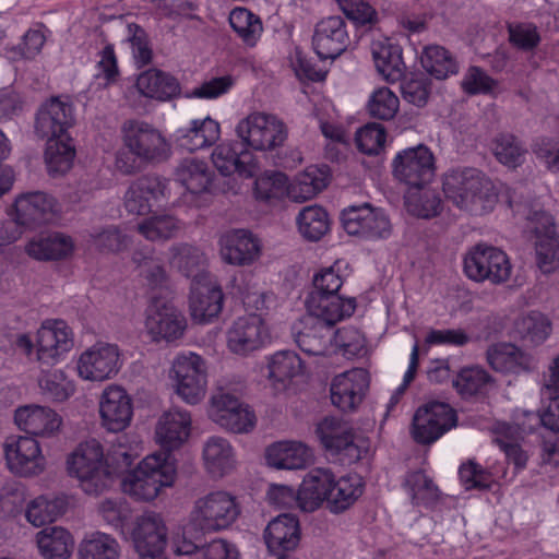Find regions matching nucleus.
I'll list each match as a JSON object with an SVG mask.
<instances>
[{"label":"nucleus","instance_id":"25","mask_svg":"<svg viewBox=\"0 0 559 559\" xmlns=\"http://www.w3.org/2000/svg\"><path fill=\"white\" fill-rule=\"evenodd\" d=\"M369 386V374L362 368H355L337 374L331 383V401L343 412L354 411L361 402Z\"/></svg>","mask_w":559,"mask_h":559},{"label":"nucleus","instance_id":"29","mask_svg":"<svg viewBox=\"0 0 559 559\" xmlns=\"http://www.w3.org/2000/svg\"><path fill=\"white\" fill-rule=\"evenodd\" d=\"M133 540L139 555L163 554L167 534L160 515L154 512L141 515L133 531Z\"/></svg>","mask_w":559,"mask_h":559},{"label":"nucleus","instance_id":"48","mask_svg":"<svg viewBox=\"0 0 559 559\" xmlns=\"http://www.w3.org/2000/svg\"><path fill=\"white\" fill-rule=\"evenodd\" d=\"M299 233L310 241L320 240L330 229L326 211L319 205L304 207L296 217Z\"/></svg>","mask_w":559,"mask_h":559},{"label":"nucleus","instance_id":"15","mask_svg":"<svg viewBox=\"0 0 559 559\" xmlns=\"http://www.w3.org/2000/svg\"><path fill=\"white\" fill-rule=\"evenodd\" d=\"M456 426L453 408L441 402L419 407L413 418V437L418 443L429 444Z\"/></svg>","mask_w":559,"mask_h":559},{"label":"nucleus","instance_id":"33","mask_svg":"<svg viewBox=\"0 0 559 559\" xmlns=\"http://www.w3.org/2000/svg\"><path fill=\"white\" fill-rule=\"evenodd\" d=\"M333 473L328 468H313L299 487V509L316 511L324 501L328 503Z\"/></svg>","mask_w":559,"mask_h":559},{"label":"nucleus","instance_id":"22","mask_svg":"<svg viewBox=\"0 0 559 559\" xmlns=\"http://www.w3.org/2000/svg\"><path fill=\"white\" fill-rule=\"evenodd\" d=\"M102 425L111 432L124 430L131 423L133 405L130 395L120 386L110 384L99 399Z\"/></svg>","mask_w":559,"mask_h":559},{"label":"nucleus","instance_id":"5","mask_svg":"<svg viewBox=\"0 0 559 559\" xmlns=\"http://www.w3.org/2000/svg\"><path fill=\"white\" fill-rule=\"evenodd\" d=\"M241 513L237 498L225 490H216L198 498L190 512V525L202 533L229 528Z\"/></svg>","mask_w":559,"mask_h":559},{"label":"nucleus","instance_id":"30","mask_svg":"<svg viewBox=\"0 0 559 559\" xmlns=\"http://www.w3.org/2000/svg\"><path fill=\"white\" fill-rule=\"evenodd\" d=\"M223 308V293L206 280L192 282L190 310L194 321L205 323L217 317Z\"/></svg>","mask_w":559,"mask_h":559},{"label":"nucleus","instance_id":"42","mask_svg":"<svg viewBox=\"0 0 559 559\" xmlns=\"http://www.w3.org/2000/svg\"><path fill=\"white\" fill-rule=\"evenodd\" d=\"M364 483L359 475L349 474L338 478L333 476L326 507L332 513L347 510L362 495Z\"/></svg>","mask_w":559,"mask_h":559},{"label":"nucleus","instance_id":"61","mask_svg":"<svg viewBox=\"0 0 559 559\" xmlns=\"http://www.w3.org/2000/svg\"><path fill=\"white\" fill-rule=\"evenodd\" d=\"M90 242L102 252H120L129 247L130 239L119 227L109 225L95 228L90 234Z\"/></svg>","mask_w":559,"mask_h":559},{"label":"nucleus","instance_id":"51","mask_svg":"<svg viewBox=\"0 0 559 559\" xmlns=\"http://www.w3.org/2000/svg\"><path fill=\"white\" fill-rule=\"evenodd\" d=\"M136 229L150 241H165L179 233L181 224L173 215L159 214L143 219L138 224Z\"/></svg>","mask_w":559,"mask_h":559},{"label":"nucleus","instance_id":"47","mask_svg":"<svg viewBox=\"0 0 559 559\" xmlns=\"http://www.w3.org/2000/svg\"><path fill=\"white\" fill-rule=\"evenodd\" d=\"M139 276L152 288L164 286L167 274L160 258L155 254L153 248L138 249L132 254Z\"/></svg>","mask_w":559,"mask_h":559},{"label":"nucleus","instance_id":"64","mask_svg":"<svg viewBox=\"0 0 559 559\" xmlns=\"http://www.w3.org/2000/svg\"><path fill=\"white\" fill-rule=\"evenodd\" d=\"M127 40L130 43L132 56L138 67H144L152 61L153 51L146 32L138 24L127 25Z\"/></svg>","mask_w":559,"mask_h":559},{"label":"nucleus","instance_id":"41","mask_svg":"<svg viewBox=\"0 0 559 559\" xmlns=\"http://www.w3.org/2000/svg\"><path fill=\"white\" fill-rule=\"evenodd\" d=\"M203 457L205 466L214 477H223L230 473L236 465L234 449L223 437H211L204 444Z\"/></svg>","mask_w":559,"mask_h":559},{"label":"nucleus","instance_id":"40","mask_svg":"<svg viewBox=\"0 0 559 559\" xmlns=\"http://www.w3.org/2000/svg\"><path fill=\"white\" fill-rule=\"evenodd\" d=\"M371 55L378 72L389 82L402 79L405 64L402 49L399 45L385 40H376L371 44Z\"/></svg>","mask_w":559,"mask_h":559},{"label":"nucleus","instance_id":"19","mask_svg":"<svg viewBox=\"0 0 559 559\" xmlns=\"http://www.w3.org/2000/svg\"><path fill=\"white\" fill-rule=\"evenodd\" d=\"M4 455L10 471L20 476H34L44 471L45 459L38 442L31 437H8Z\"/></svg>","mask_w":559,"mask_h":559},{"label":"nucleus","instance_id":"13","mask_svg":"<svg viewBox=\"0 0 559 559\" xmlns=\"http://www.w3.org/2000/svg\"><path fill=\"white\" fill-rule=\"evenodd\" d=\"M393 175L413 188L428 185L435 177L436 166L432 152L424 144L399 152L393 162Z\"/></svg>","mask_w":559,"mask_h":559},{"label":"nucleus","instance_id":"44","mask_svg":"<svg viewBox=\"0 0 559 559\" xmlns=\"http://www.w3.org/2000/svg\"><path fill=\"white\" fill-rule=\"evenodd\" d=\"M40 554L48 559H66L73 548L71 534L61 526H50L36 535Z\"/></svg>","mask_w":559,"mask_h":559},{"label":"nucleus","instance_id":"60","mask_svg":"<svg viewBox=\"0 0 559 559\" xmlns=\"http://www.w3.org/2000/svg\"><path fill=\"white\" fill-rule=\"evenodd\" d=\"M302 362L292 350L275 353L269 361V377L277 382H285L300 374Z\"/></svg>","mask_w":559,"mask_h":559},{"label":"nucleus","instance_id":"4","mask_svg":"<svg viewBox=\"0 0 559 559\" xmlns=\"http://www.w3.org/2000/svg\"><path fill=\"white\" fill-rule=\"evenodd\" d=\"M176 477L175 459L171 453L158 452L147 455L135 469L121 481L122 491L136 500H154L162 488L170 487Z\"/></svg>","mask_w":559,"mask_h":559},{"label":"nucleus","instance_id":"1","mask_svg":"<svg viewBox=\"0 0 559 559\" xmlns=\"http://www.w3.org/2000/svg\"><path fill=\"white\" fill-rule=\"evenodd\" d=\"M121 140L126 151L118 152L116 166L124 175L135 174L144 165L162 163L170 154V145L160 131L142 120L124 121Z\"/></svg>","mask_w":559,"mask_h":559},{"label":"nucleus","instance_id":"3","mask_svg":"<svg viewBox=\"0 0 559 559\" xmlns=\"http://www.w3.org/2000/svg\"><path fill=\"white\" fill-rule=\"evenodd\" d=\"M443 192L454 205L474 215L490 212L498 198L493 182L476 168L449 171L443 179Z\"/></svg>","mask_w":559,"mask_h":559},{"label":"nucleus","instance_id":"54","mask_svg":"<svg viewBox=\"0 0 559 559\" xmlns=\"http://www.w3.org/2000/svg\"><path fill=\"white\" fill-rule=\"evenodd\" d=\"M41 394L49 401L63 402L75 392L74 382L63 370L44 372L38 380Z\"/></svg>","mask_w":559,"mask_h":559},{"label":"nucleus","instance_id":"62","mask_svg":"<svg viewBox=\"0 0 559 559\" xmlns=\"http://www.w3.org/2000/svg\"><path fill=\"white\" fill-rule=\"evenodd\" d=\"M487 361L496 371L512 372L520 365V352L512 344H496L488 348Z\"/></svg>","mask_w":559,"mask_h":559},{"label":"nucleus","instance_id":"37","mask_svg":"<svg viewBox=\"0 0 559 559\" xmlns=\"http://www.w3.org/2000/svg\"><path fill=\"white\" fill-rule=\"evenodd\" d=\"M312 460V451L304 443L281 441L266 450V462L277 469H301Z\"/></svg>","mask_w":559,"mask_h":559},{"label":"nucleus","instance_id":"18","mask_svg":"<svg viewBox=\"0 0 559 559\" xmlns=\"http://www.w3.org/2000/svg\"><path fill=\"white\" fill-rule=\"evenodd\" d=\"M185 316L173 304L154 299L146 310L145 329L155 342H173L183 336Z\"/></svg>","mask_w":559,"mask_h":559},{"label":"nucleus","instance_id":"52","mask_svg":"<svg viewBox=\"0 0 559 559\" xmlns=\"http://www.w3.org/2000/svg\"><path fill=\"white\" fill-rule=\"evenodd\" d=\"M423 68L438 80L447 79L457 72V63L452 55L438 45L425 48L420 58Z\"/></svg>","mask_w":559,"mask_h":559},{"label":"nucleus","instance_id":"45","mask_svg":"<svg viewBox=\"0 0 559 559\" xmlns=\"http://www.w3.org/2000/svg\"><path fill=\"white\" fill-rule=\"evenodd\" d=\"M329 182L325 169L308 167L298 174L288 188V195L296 202H305L320 193Z\"/></svg>","mask_w":559,"mask_h":559},{"label":"nucleus","instance_id":"20","mask_svg":"<svg viewBox=\"0 0 559 559\" xmlns=\"http://www.w3.org/2000/svg\"><path fill=\"white\" fill-rule=\"evenodd\" d=\"M74 123L73 106L60 97H51L38 109L35 132L47 141L70 138L67 134Z\"/></svg>","mask_w":559,"mask_h":559},{"label":"nucleus","instance_id":"16","mask_svg":"<svg viewBox=\"0 0 559 559\" xmlns=\"http://www.w3.org/2000/svg\"><path fill=\"white\" fill-rule=\"evenodd\" d=\"M526 228L537 236L536 262L543 273L559 267V236L555 235L551 216L545 211H535L527 217Z\"/></svg>","mask_w":559,"mask_h":559},{"label":"nucleus","instance_id":"2","mask_svg":"<svg viewBox=\"0 0 559 559\" xmlns=\"http://www.w3.org/2000/svg\"><path fill=\"white\" fill-rule=\"evenodd\" d=\"M331 311L326 313H308L293 326V335L297 346L308 355H325L329 347L335 344L344 349L345 354L356 355L364 348V340L357 335L354 342L346 341L348 331H336L335 324L348 318L347 314Z\"/></svg>","mask_w":559,"mask_h":559},{"label":"nucleus","instance_id":"21","mask_svg":"<svg viewBox=\"0 0 559 559\" xmlns=\"http://www.w3.org/2000/svg\"><path fill=\"white\" fill-rule=\"evenodd\" d=\"M266 337L267 331L261 314L239 317L226 333L228 349L240 356H247L262 347Z\"/></svg>","mask_w":559,"mask_h":559},{"label":"nucleus","instance_id":"17","mask_svg":"<svg viewBox=\"0 0 559 559\" xmlns=\"http://www.w3.org/2000/svg\"><path fill=\"white\" fill-rule=\"evenodd\" d=\"M122 366L117 345L98 343L81 354L76 369L79 376L88 381H104L118 373Z\"/></svg>","mask_w":559,"mask_h":559},{"label":"nucleus","instance_id":"31","mask_svg":"<svg viewBox=\"0 0 559 559\" xmlns=\"http://www.w3.org/2000/svg\"><path fill=\"white\" fill-rule=\"evenodd\" d=\"M191 416L189 412L174 407L164 413L156 426V439L163 447L162 452L179 448L189 437Z\"/></svg>","mask_w":559,"mask_h":559},{"label":"nucleus","instance_id":"9","mask_svg":"<svg viewBox=\"0 0 559 559\" xmlns=\"http://www.w3.org/2000/svg\"><path fill=\"white\" fill-rule=\"evenodd\" d=\"M170 378L176 394L187 404L200 403L206 393L207 366L200 355L182 352L176 355L171 364Z\"/></svg>","mask_w":559,"mask_h":559},{"label":"nucleus","instance_id":"63","mask_svg":"<svg viewBox=\"0 0 559 559\" xmlns=\"http://www.w3.org/2000/svg\"><path fill=\"white\" fill-rule=\"evenodd\" d=\"M399 106L397 96L388 87L374 91L368 103L370 115L381 120L392 119L396 115Z\"/></svg>","mask_w":559,"mask_h":559},{"label":"nucleus","instance_id":"12","mask_svg":"<svg viewBox=\"0 0 559 559\" xmlns=\"http://www.w3.org/2000/svg\"><path fill=\"white\" fill-rule=\"evenodd\" d=\"M209 416L215 424L234 433H248L257 423L248 404L222 389L210 400Z\"/></svg>","mask_w":559,"mask_h":559},{"label":"nucleus","instance_id":"14","mask_svg":"<svg viewBox=\"0 0 559 559\" xmlns=\"http://www.w3.org/2000/svg\"><path fill=\"white\" fill-rule=\"evenodd\" d=\"M341 221L348 235L374 240L388 238L392 225L383 210L372 207L369 203L344 209Z\"/></svg>","mask_w":559,"mask_h":559},{"label":"nucleus","instance_id":"24","mask_svg":"<svg viewBox=\"0 0 559 559\" xmlns=\"http://www.w3.org/2000/svg\"><path fill=\"white\" fill-rule=\"evenodd\" d=\"M350 44L347 25L341 16H329L320 21L314 29L312 45L322 60L335 59Z\"/></svg>","mask_w":559,"mask_h":559},{"label":"nucleus","instance_id":"53","mask_svg":"<svg viewBox=\"0 0 559 559\" xmlns=\"http://www.w3.org/2000/svg\"><path fill=\"white\" fill-rule=\"evenodd\" d=\"M405 197L407 211L420 218L437 216L442 209V201L437 191L431 189L415 188Z\"/></svg>","mask_w":559,"mask_h":559},{"label":"nucleus","instance_id":"58","mask_svg":"<svg viewBox=\"0 0 559 559\" xmlns=\"http://www.w3.org/2000/svg\"><path fill=\"white\" fill-rule=\"evenodd\" d=\"M492 152L501 164L515 168L523 163L526 148L514 135L502 133L492 141Z\"/></svg>","mask_w":559,"mask_h":559},{"label":"nucleus","instance_id":"8","mask_svg":"<svg viewBox=\"0 0 559 559\" xmlns=\"http://www.w3.org/2000/svg\"><path fill=\"white\" fill-rule=\"evenodd\" d=\"M313 287L306 299L307 311L326 313L331 311L352 316L356 309L355 298H343L338 292L343 285L340 275V262L317 273L312 281Z\"/></svg>","mask_w":559,"mask_h":559},{"label":"nucleus","instance_id":"49","mask_svg":"<svg viewBox=\"0 0 559 559\" xmlns=\"http://www.w3.org/2000/svg\"><path fill=\"white\" fill-rule=\"evenodd\" d=\"M414 506L429 507L439 498V489L424 472L408 473L403 481Z\"/></svg>","mask_w":559,"mask_h":559},{"label":"nucleus","instance_id":"11","mask_svg":"<svg viewBox=\"0 0 559 559\" xmlns=\"http://www.w3.org/2000/svg\"><path fill=\"white\" fill-rule=\"evenodd\" d=\"M512 265L508 255L499 248L477 243L464 258V272L475 282H490L493 285L506 283L511 276Z\"/></svg>","mask_w":559,"mask_h":559},{"label":"nucleus","instance_id":"50","mask_svg":"<svg viewBox=\"0 0 559 559\" xmlns=\"http://www.w3.org/2000/svg\"><path fill=\"white\" fill-rule=\"evenodd\" d=\"M229 24L238 37L249 47L255 46L263 26L260 17L246 8H235L229 13Z\"/></svg>","mask_w":559,"mask_h":559},{"label":"nucleus","instance_id":"7","mask_svg":"<svg viewBox=\"0 0 559 559\" xmlns=\"http://www.w3.org/2000/svg\"><path fill=\"white\" fill-rule=\"evenodd\" d=\"M317 433L323 448L342 464L356 463L368 454L369 440L344 420L325 417L318 424Z\"/></svg>","mask_w":559,"mask_h":559},{"label":"nucleus","instance_id":"32","mask_svg":"<svg viewBox=\"0 0 559 559\" xmlns=\"http://www.w3.org/2000/svg\"><path fill=\"white\" fill-rule=\"evenodd\" d=\"M259 240L248 230H234L222 239L221 255L233 265H248L260 255Z\"/></svg>","mask_w":559,"mask_h":559},{"label":"nucleus","instance_id":"27","mask_svg":"<svg viewBox=\"0 0 559 559\" xmlns=\"http://www.w3.org/2000/svg\"><path fill=\"white\" fill-rule=\"evenodd\" d=\"M15 223L23 226L41 225L50 222L56 212L52 197L40 192H27L16 198L14 203Z\"/></svg>","mask_w":559,"mask_h":559},{"label":"nucleus","instance_id":"10","mask_svg":"<svg viewBox=\"0 0 559 559\" xmlns=\"http://www.w3.org/2000/svg\"><path fill=\"white\" fill-rule=\"evenodd\" d=\"M236 134L243 145L255 151H273L284 144L288 131L277 116L255 111L237 123Z\"/></svg>","mask_w":559,"mask_h":559},{"label":"nucleus","instance_id":"39","mask_svg":"<svg viewBox=\"0 0 559 559\" xmlns=\"http://www.w3.org/2000/svg\"><path fill=\"white\" fill-rule=\"evenodd\" d=\"M136 87L143 96L159 102L169 100L180 94L177 79L157 69L142 72L136 80Z\"/></svg>","mask_w":559,"mask_h":559},{"label":"nucleus","instance_id":"56","mask_svg":"<svg viewBox=\"0 0 559 559\" xmlns=\"http://www.w3.org/2000/svg\"><path fill=\"white\" fill-rule=\"evenodd\" d=\"M515 330L525 343L539 345L549 336L551 326L547 317L533 311L516 321Z\"/></svg>","mask_w":559,"mask_h":559},{"label":"nucleus","instance_id":"36","mask_svg":"<svg viewBox=\"0 0 559 559\" xmlns=\"http://www.w3.org/2000/svg\"><path fill=\"white\" fill-rule=\"evenodd\" d=\"M73 249L72 238L61 233L39 234L32 238L25 247L26 253L38 261L68 258Z\"/></svg>","mask_w":559,"mask_h":559},{"label":"nucleus","instance_id":"55","mask_svg":"<svg viewBox=\"0 0 559 559\" xmlns=\"http://www.w3.org/2000/svg\"><path fill=\"white\" fill-rule=\"evenodd\" d=\"M75 150L71 139L47 141L45 160L51 175L64 174L73 163Z\"/></svg>","mask_w":559,"mask_h":559},{"label":"nucleus","instance_id":"35","mask_svg":"<svg viewBox=\"0 0 559 559\" xmlns=\"http://www.w3.org/2000/svg\"><path fill=\"white\" fill-rule=\"evenodd\" d=\"M175 136L180 147L192 152L215 144L221 136V127L211 117L194 119L188 127L178 129Z\"/></svg>","mask_w":559,"mask_h":559},{"label":"nucleus","instance_id":"23","mask_svg":"<svg viewBox=\"0 0 559 559\" xmlns=\"http://www.w3.org/2000/svg\"><path fill=\"white\" fill-rule=\"evenodd\" d=\"M73 346L71 331L64 321H46L37 332V360L56 365Z\"/></svg>","mask_w":559,"mask_h":559},{"label":"nucleus","instance_id":"57","mask_svg":"<svg viewBox=\"0 0 559 559\" xmlns=\"http://www.w3.org/2000/svg\"><path fill=\"white\" fill-rule=\"evenodd\" d=\"M63 511L62 500L37 497L27 504L25 518L32 525L40 527L56 521Z\"/></svg>","mask_w":559,"mask_h":559},{"label":"nucleus","instance_id":"6","mask_svg":"<svg viewBox=\"0 0 559 559\" xmlns=\"http://www.w3.org/2000/svg\"><path fill=\"white\" fill-rule=\"evenodd\" d=\"M67 466L70 476L78 478L88 493L103 490L111 479L103 447L96 439L80 443L68 457Z\"/></svg>","mask_w":559,"mask_h":559},{"label":"nucleus","instance_id":"28","mask_svg":"<svg viewBox=\"0 0 559 559\" xmlns=\"http://www.w3.org/2000/svg\"><path fill=\"white\" fill-rule=\"evenodd\" d=\"M14 420L21 430L39 437L53 436L62 424L61 417L53 409L40 405H26L17 408Z\"/></svg>","mask_w":559,"mask_h":559},{"label":"nucleus","instance_id":"46","mask_svg":"<svg viewBox=\"0 0 559 559\" xmlns=\"http://www.w3.org/2000/svg\"><path fill=\"white\" fill-rule=\"evenodd\" d=\"M120 545L109 534L92 532L86 534L79 547L80 559H119Z\"/></svg>","mask_w":559,"mask_h":559},{"label":"nucleus","instance_id":"38","mask_svg":"<svg viewBox=\"0 0 559 559\" xmlns=\"http://www.w3.org/2000/svg\"><path fill=\"white\" fill-rule=\"evenodd\" d=\"M169 263L192 282L209 277L204 252L189 243H177L169 248Z\"/></svg>","mask_w":559,"mask_h":559},{"label":"nucleus","instance_id":"59","mask_svg":"<svg viewBox=\"0 0 559 559\" xmlns=\"http://www.w3.org/2000/svg\"><path fill=\"white\" fill-rule=\"evenodd\" d=\"M491 377L480 367L463 368L453 380V386L463 397L484 393L490 384Z\"/></svg>","mask_w":559,"mask_h":559},{"label":"nucleus","instance_id":"43","mask_svg":"<svg viewBox=\"0 0 559 559\" xmlns=\"http://www.w3.org/2000/svg\"><path fill=\"white\" fill-rule=\"evenodd\" d=\"M175 175L176 180L194 194L206 191L213 177L207 164L195 157L181 160Z\"/></svg>","mask_w":559,"mask_h":559},{"label":"nucleus","instance_id":"26","mask_svg":"<svg viewBox=\"0 0 559 559\" xmlns=\"http://www.w3.org/2000/svg\"><path fill=\"white\" fill-rule=\"evenodd\" d=\"M237 143H221L212 153V162L223 176L238 174L243 178H252L259 171L258 163L247 150L238 151Z\"/></svg>","mask_w":559,"mask_h":559},{"label":"nucleus","instance_id":"34","mask_svg":"<svg viewBox=\"0 0 559 559\" xmlns=\"http://www.w3.org/2000/svg\"><path fill=\"white\" fill-rule=\"evenodd\" d=\"M267 548L273 552L289 551L300 540L299 522L295 515L284 513L273 519L264 531Z\"/></svg>","mask_w":559,"mask_h":559}]
</instances>
